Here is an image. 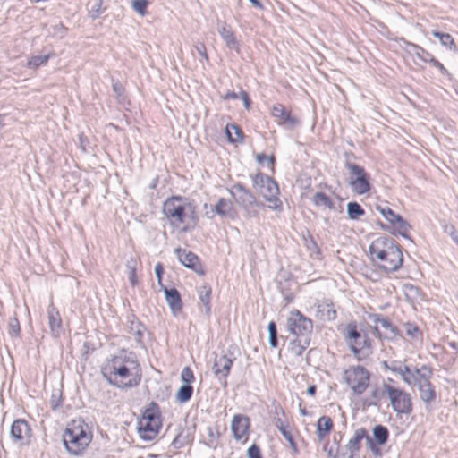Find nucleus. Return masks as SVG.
Listing matches in <instances>:
<instances>
[{
	"label": "nucleus",
	"instance_id": "obj_34",
	"mask_svg": "<svg viewBox=\"0 0 458 458\" xmlns=\"http://www.w3.org/2000/svg\"><path fill=\"white\" fill-rule=\"evenodd\" d=\"M380 325L386 331L384 336L385 338L393 339L399 335L398 328L394 326L388 318L384 317V318L381 319Z\"/></svg>",
	"mask_w": 458,
	"mask_h": 458
},
{
	"label": "nucleus",
	"instance_id": "obj_6",
	"mask_svg": "<svg viewBox=\"0 0 458 458\" xmlns=\"http://www.w3.org/2000/svg\"><path fill=\"white\" fill-rule=\"evenodd\" d=\"M161 425L159 406L157 403L151 402L139 420L140 437L144 440H153L158 434Z\"/></svg>",
	"mask_w": 458,
	"mask_h": 458
},
{
	"label": "nucleus",
	"instance_id": "obj_29",
	"mask_svg": "<svg viewBox=\"0 0 458 458\" xmlns=\"http://www.w3.org/2000/svg\"><path fill=\"white\" fill-rule=\"evenodd\" d=\"M198 293L199 301L205 307V312L208 315L211 311V287L208 284H203L199 288Z\"/></svg>",
	"mask_w": 458,
	"mask_h": 458
},
{
	"label": "nucleus",
	"instance_id": "obj_52",
	"mask_svg": "<svg viewBox=\"0 0 458 458\" xmlns=\"http://www.w3.org/2000/svg\"><path fill=\"white\" fill-rule=\"evenodd\" d=\"M367 445L368 447L371 450L373 454L377 457H380L382 455V453L379 449V447L377 445V444L374 442L371 437H367Z\"/></svg>",
	"mask_w": 458,
	"mask_h": 458
},
{
	"label": "nucleus",
	"instance_id": "obj_23",
	"mask_svg": "<svg viewBox=\"0 0 458 458\" xmlns=\"http://www.w3.org/2000/svg\"><path fill=\"white\" fill-rule=\"evenodd\" d=\"M214 211L221 216L228 217L231 219H233L236 216V210L232 201L225 198H220L218 199L216 205L214 208Z\"/></svg>",
	"mask_w": 458,
	"mask_h": 458
},
{
	"label": "nucleus",
	"instance_id": "obj_22",
	"mask_svg": "<svg viewBox=\"0 0 458 458\" xmlns=\"http://www.w3.org/2000/svg\"><path fill=\"white\" fill-rule=\"evenodd\" d=\"M163 288H164L166 302H167L168 306L170 307L173 314L176 315L177 313L181 312V310L182 309V299H181V295H180L179 292L175 288H170V289H168L166 287H163Z\"/></svg>",
	"mask_w": 458,
	"mask_h": 458
},
{
	"label": "nucleus",
	"instance_id": "obj_46",
	"mask_svg": "<svg viewBox=\"0 0 458 458\" xmlns=\"http://www.w3.org/2000/svg\"><path fill=\"white\" fill-rule=\"evenodd\" d=\"M306 248L311 254L319 255L321 253L319 247L311 235L304 238Z\"/></svg>",
	"mask_w": 458,
	"mask_h": 458
},
{
	"label": "nucleus",
	"instance_id": "obj_32",
	"mask_svg": "<svg viewBox=\"0 0 458 458\" xmlns=\"http://www.w3.org/2000/svg\"><path fill=\"white\" fill-rule=\"evenodd\" d=\"M365 215L363 208L355 201L347 204V216L350 220H358Z\"/></svg>",
	"mask_w": 458,
	"mask_h": 458
},
{
	"label": "nucleus",
	"instance_id": "obj_8",
	"mask_svg": "<svg viewBox=\"0 0 458 458\" xmlns=\"http://www.w3.org/2000/svg\"><path fill=\"white\" fill-rule=\"evenodd\" d=\"M90 440V434L82 426L69 427L63 435V442L66 450L73 455L81 454Z\"/></svg>",
	"mask_w": 458,
	"mask_h": 458
},
{
	"label": "nucleus",
	"instance_id": "obj_10",
	"mask_svg": "<svg viewBox=\"0 0 458 458\" xmlns=\"http://www.w3.org/2000/svg\"><path fill=\"white\" fill-rule=\"evenodd\" d=\"M345 383L356 394H363L369 386L370 375L362 366H352L344 370Z\"/></svg>",
	"mask_w": 458,
	"mask_h": 458
},
{
	"label": "nucleus",
	"instance_id": "obj_27",
	"mask_svg": "<svg viewBox=\"0 0 458 458\" xmlns=\"http://www.w3.org/2000/svg\"><path fill=\"white\" fill-rule=\"evenodd\" d=\"M333 428V421L328 416H322L317 422V436L319 440H323Z\"/></svg>",
	"mask_w": 458,
	"mask_h": 458
},
{
	"label": "nucleus",
	"instance_id": "obj_9",
	"mask_svg": "<svg viewBox=\"0 0 458 458\" xmlns=\"http://www.w3.org/2000/svg\"><path fill=\"white\" fill-rule=\"evenodd\" d=\"M288 331L298 338H310L313 331V322L305 317L300 310H293L286 321Z\"/></svg>",
	"mask_w": 458,
	"mask_h": 458
},
{
	"label": "nucleus",
	"instance_id": "obj_2",
	"mask_svg": "<svg viewBox=\"0 0 458 458\" xmlns=\"http://www.w3.org/2000/svg\"><path fill=\"white\" fill-rule=\"evenodd\" d=\"M371 261L385 272H395L403 265L401 247L393 239L381 236L375 239L369 247Z\"/></svg>",
	"mask_w": 458,
	"mask_h": 458
},
{
	"label": "nucleus",
	"instance_id": "obj_64",
	"mask_svg": "<svg viewBox=\"0 0 458 458\" xmlns=\"http://www.w3.org/2000/svg\"><path fill=\"white\" fill-rule=\"evenodd\" d=\"M223 98L225 100H229V99H237L238 98V94L235 93L234 91H228L224 97Z\"/></svg>",
	"mask_w": 458,
	"mask_h": 458
},
{
	"label": "nucleus",
	"instance_id": "obj_5",
	"mask_svg": "<svg viewBox=\"0 0 458 458\" xmlns=\"http://www.w3.org/2000/svg\"><path fill=\"white\" fill-rule=\"evenodd\" d=\"M349 349L358 360H366L371 353L370 340L366 334H360L355 323H349L344 331Z\"/></svg>",
	"mask_w": 458,
	"mask_h": 458
},
{
	"label": "nucleus",
	"instance_id": "obj_51",
	"mask_svg": "<svg viewBox=\"0 0 458 458\" xmlns=\"http://www.w3.org/2000/svg\"><path fill=\"white\" fill-rule=\"evenodd\" d=\"M404 327L407 335L411 336V338H418L419 327L417 325L408 322L404 325Z\"/></svg>",
	"mask_w": 458,
	"mask_h": 458
},
{
	"label": "nucleus",
	"instance_id": "obj_47",
	"mask_svg": "<svg viewBox=\"0 0 458 458\" xmlns=\"http://www.w3.org/2000/svg\"><path fill=\"white\" fill-rule=\"evenodd\" d=\"M181 379L184 385H191L194 379V374L190 367H184L181 372Z\"/></svg>",
	"mask_w": 458,
	"mask_h": 458
},
{
	"label": "nucleus",
	"instance_id": "obj_28",
	"mask_svg": "<svg viewBox=\"0 0 458 458\" xmlns=\"http://www.w3.org/2000/svg\"><path fill=\"white\" fill-rule=\"evenodd\" d=\"M312 203L316 207L327 208L328 209L335 208V202L324 192H316L311 198Z\"/></svg>",
	"mask_w": 458,
	"mask_h": 458
},
{
	"label": "nucleus",
	"instance_id": "obj_15",
	"mask_svg": "<svg viewBox=\"0 0 458 458\" xmlns=\"http://www.w3.org/2000/svg\"><path fill=\"white\" fill-rule=\"evenodd\" d=\"M377 210L381 213L385 219H386L397 231V233L405 239L411 240L409 230L411 225L400 215L395 214L389 207H377Z\"/></svg>",
	"mask_w": 458,
	"mask_h": 458
},
{
	"label": "nucleus",
	"instance_id": "obj_58",
	"mask_svg": "<svg viewBox=\"0 0 458 458\" xmlns=\"http://www.w3.org/2000/svg\"><path fill=\"white\" fill-rule=\"evenodd\" d=\"M164 272V267H163V265L162 263L158 262L157 264H156L155 266V274H156V276H157V282L158 284L163 287H165L161 281H162V274Z\"/></svg>",
	"mask_w": 458,
	"mask_h": 458
},
{
	"label": "nucleus",
	"instance_id": "obj_48",
	"mask_svg": "<svg viewBox=\"0 0 458 458\" xmlns=\"http://www.w3.org/2000/svg\"><path fill=\"white\" fill-rule=\"evenodd\" d=\"M279 195H275V197L267 198L266 200L269 203L267 206L270 209L281 212L283 210V203L278 198Z\"/></svg>",
	"mask_w": 458,
	"mask_h": 458
},
{
	"label": "nucleus",
	"instance_id": "obj_13",
	"mask_svg": "<svg viewBox=\"0 0 458 458\" xmlns=\"http://www.w3.org/2000/svg\"><path fill=\"white\" fill-rule=\"evenodd\" d=\"M271 115L276 120L279 126L286 130H293L301 125V120L293 115L292 112L280 103L273 105Z\"/></svg>",
	"mask_w": 458,
	"mask_h": 458
},
{
	"label": "nucleus",
	"instance_id": "obj_61",
	"mask_svg": "<svg viewBox=\"0 0 458 458\" xmlns=\"http://www.w3.org/2000/svg\"><path fill=\"white\" fill-rule=\"evenodd\" d=\"M368 318L372 321L375 325L380 324L381 319L384 318V317L380 314L377 313H369Z\"/></svg>",
	"mask_w": 458,
	"mask_h": 458
},
{
	"label": "nucleus",
	"instance_id": "obj_36",
	"mask_svg": "<svg viewBox=\"0 0 458 458\" xmlns=\"http://www.w3.org/2000/svg\"><path fill=\"white\" fill-rule=\"evenodd\" d=\"M411 47L413 48V55L420 61L425 63H430V59L434 58V56L429 52H428L421 47L415 44H412Z\"/></svg>",
	"mask_w": 458,
	"mask_h": 458
},
{
	"label": "nucleus",
	"instance_id": "obj_1",
	"mask_svg": "<svg viewBox=\"0 0 458 458\" xmlns=\"http://www.w3.org/2000/svg\"><path fill=\"white\" fill-rule=\"evenodd\" d=\"M101 375L111 386L127 389L140 385L142 370L131 352H122L106 361L101 368Z\"/></svg>",
	"mask_w": 458,
	"mask_h": 458
},
{
	"label": "nucleus",
	"instance_id": "obj_14",
	"mask_svg": "<svg viewBox=\"0 0 458 458\" xmlns=\"http://www.w3.org/2000/svg\"><path fill=\"white\" fill-rule=\"evenodd\" d=\"M10 436L13 443L28 445L31 440L32 430L26 420L17 419L11 426Z\"/></svg>",
	"mask_w": 458,
	"mask_h": 458
},
{
	"label": "nucleus",
	"instance_id": "obj_31",
	"mask_svg": "<svg viewBox=\"0 0 458 458\" xmlns=\"http://www.w3.org/2000/svg\"><path fill=\"white\" fill-rule=\"evenodd\" d=\"M267 184L259 191L265 199L275 195H279L280 191L277 182L270 176Z\"/></svg>",
	"mask_w": 458,
	"mask_h": 458
},
{
	"label": "nucleus",
	"instance_id": "obj_7",
	"mask_svg": "<svg viewBox=\"0 0 458 458\" xmlns=\"http://www.w3.org/2000/svg\"><path fill=\"white\" fill-rule=\"evenodd\" d=\"M350 157L353 155H347L344 161V166L349 171L350 188L353 193L363 195L370 191V176L362 166L352 162Z\"/></svg>",
	"mask_w": 458,
	"mask_h": 458
},
{
	"label": "nucleus",
	"instance_id": "obj_53",
	"mask_svg": "<svg viewBox=\"0 0 458 458\" xmlns=\"http://www.w3.org/2000/svg\"><path fill=\"white\" fill-rule=\"evenodd\" d=\"M48 58H49L48 55H35V56L31 57L29 64H30V65L38 67L43 64H46L47 62Z\"/></svg>",
	"mask_w": 458,
	"mask_h": 458
},
{
	"label": "nucleus",
	"instance_id": "obj_17",
	"mask_svg": "<svg viewBox=\"0 0 458 458\" xmlns=\"http://www.w3.org/2000/svg\"><path fill=\"white\" fill-rule=\"evenodd\" d=\"M233 363V360L226 355H221L215 358L212 369L214 374L218 377L219 381L222 382L224 386H226L227 385L226 378L230 373Z\"/></svg>",
	"mask_w": 458,
	"mask_h": 458
},
{
	"label": "nucleus",
	"instance_id": "obj_43",
	"mask_svg": "<svg viewBox=\"0 0 458 458\" xmlns=\"http://www.w3.org/2000/svg\"><path fill=\"white\" fill-rule=\"evenodd\" d=\"M148 4V0H133L131 2L132 9L140 15L146 13Z\"/></svg>",
	"mask_w": 458,
	"mask_h": 458
},
{
	"label": "nucleus",
	"instance_id": "obj_62",
	"mask_svg": "<svg viewBox=\"0 0 458 458\" xmlns=\"http://www.w3.org/2000/svg\"><path fill=\"white\" fill-rule=\"evenodd\" d=\"M240 98L243 101L244 106L246 108H249L250 106V97H249L248 93L246 91H244V90H242L240 92Z\"/></svg>",
	"mask_w": 458,
	"mask_h": 458
},
{
	"label": "nucleus",
	"instance_id": "obj_49",
	"mask_svg": "<svg viewBox=\"0 0 458 458\" xmlns=\"http://www.w3.org/2000/svg\"><path fill=\"white\" fill-rule=\"evenodd\" d=\"M370 396L374 399V401L369 402V405L377 406L378 404V402L383 398L386 397V394H383V384L381 385V389L375 388L371 394Z\"/></svg>",
	"mask_w": 458,
	"mask_h": 458
},
{
	"label": "nucleus",
	"instance_id": "obj_45",
	"mask_svg": "<svg viewBox=\"0 0 458 458\" xmlns=\"http://www.w3.org/2000/svg\"><path fill=\"white\" fill-rule=\"evenodd\" d=\"M208 438L207 440V445L212 448L216 447L218 445V442H219V437H220L219 432L218 431L215 432L211 428H208Z\"/></svg>",
	"mask_w": 458,
	"mask_h": 458
},
{
	"label": "nucleus",
	"instance_id": "obj_24",
	"mask_svg": "<svg viewBox=\"0 0 458 458\" xmlns=\"http://www.w3.org/2000/svg\"><path fill=\"white\" fill-rule=\"evenodd\" d=\"M367 431L364 428H358L354 432V436L349 440L345 448L350 454H359L360 450V442L363 438L367 440Z\"/></svg>",
	"mask_w": 458,
	"mask_h": 458
},
{
	"label": "nucleus",
	"instance_id": "obj_33",
	"mask_svg": "<svg viewBox=\"0 0 458 458\" xmlns=\"http://www.w3.org/2000/svg\"><path fill=\"white\" fill-rule=\"evenodd\" d=\"M193 394V387L191 385H182L176 393V401L180 403L188 402Z\"/></svg>",
	"mask_w": 458,
	"mask_h": 458
},
{
	"label": "nucleus",
	"instance_id": "obj_56",
	"mask_svg": "<svg viewBox=\"0 0 458 458\" xmlns=\"http://www.w3.org/2000/svg\"><path fill=\"white\" fill-rule=\"evenodd\" d=\"M430 64L439 70L440 73L444 76L450 75L447 69L435 57L430 59Z\"/></svg>",
	"mask_w": 458,
	"mask_h": 458
},
{
	"label": "nucleus",
	"instance_id": "obj_16",
	"mask_svg": "<svg viewBox=\"0 0 458 458\" xmlns=\"http://www.w3.org/2000/svg\"><path fill=\"white\" fill-rule=\"evenodd\" d=\"M250 421L248 416L242 414L233 415L231 421V430L234 439L247 438Z\"/></svg>",
	"mask_w": 458,
	"mask_h": 458
},
{
	"label": "nucleus",
	"instance_id": "obj_19",
	"mask_svg": "<svg viewBox=\"0 0 458 458\" xmlns=\"http://www.w3.org/2000/svg\"><path fill=\"white\" fill-rule=\"evenodd\" d=\"M47 318L51 335L54 337L60 336L62 333V318L59 310L53 303H50L47 307Z\"/></svg>",
	"mask_w": 458,
	"mask_h": 458
},
{
	"label": "nucleus",
	"instance_id": "obj_55",
	"mask_svg": "<svg viewBox=\"0 0 458 458\" xmlns=\"http://www.w3.org/2000/svg\"><path fill=\"white\" fill-rule=\"evenodd\" d=\"M247 454L249 458H263L261 455L260 448L255 444L251 445L248 448Z\"/></svg>",
	"mask_w": 458,
	"mask_h": 458
},
{
	"label": "nucleus",
	"instance_id": "obj_4",
	"mask_svg": "<svg viewBox=\"0 0 458 458\" xmlns=\"http://www.w3.org/2000/svg\"><path fill=\"white\" fill-rule=\"evenodd\" d=\"M393 378L383 381V394L389 400L392 410L397 414L409 415L412 412L411 394L403 388L394 386Z\"/></svg>",
	"mask_w": 458,
	"mask_h": 458
},
{
	"label": "nucleus",
	"instance_id": "obj_50",
	"mask_svg": "<svg viewBox=\"0 0 458 458\" xmlns=\"http://www.w3.org/2000/svg\"><path fill=\"white\" fill-rule=\"evenodd\" d=\"M50 406L53 411H56L62 406V394L59 392L52 394Z\"/></svg>",
	"mask_w": 458,
	"mask_h": 458
},
{
	"label": "nucleus",
	"instance_id": "obj_39",
	"mask_svg": "<svg viewBox=\"0 0 458 458\" xmlns=\"http://www.w3.org/2000/svg\"><path fill=\"white\" fill-rule=\"evenodd\" d=\"M280 432L283 435V437L285 438V440L289 443L290 447L294 454H296L299 450L297 447V444L294 441V438L293 437V434L290 430L286 428V427L280 426Z\"/></svg>",
	"mask_w": 458,
	"mask_h": 458
},
{
	"label": "nucleus",
	"instance_id": "obj_11",
	"mask_svg": "<svg viewBox=\"0 0 458 458\" xmlns=\"http://www.w3.org/2000/svg\"><path fill=\"white\" fill-rule=\"evenodd\" d=\"M404 371L407 376H403V382L407 386L416 388L431 381L433 376L432 369L428 365H422L420 368L411 367V369H406Z\"/></svg>",
	"mask_w": 458,
	"mask_h": 458
},
{
	"label": "nucleus",
	"instance_id": "obj_18",
	"mask_svg": "<svg viewBox=\"0 0 458 458\" xmlns=\"http://www.w3.org/2000/svg\"><path fill=\"white\" fill-rule=\"evenodd\" d=\"M174 252L180 262L184 267L191 268L200 275L204 274L199 259L196 254L181 248L175 249Z\"/></svg>",
	"mask_w": 458,
	"mask_h": 458
},
{
	"label": "nucleus",
	"instance_id": "obj_12",
	"mask_svg": "<svg viewBox=\"0 0 458 458\" xmlns=\"http://www.w3.org/2000/svg\"><path fill=\"white\" fill-rule=\"evenodd\" d=\"M229 193L234 201L247 212L254 206H260L254 194L243 184L237 183L233 185Z\"/></svg>",
	"mask_w": 458,
	"mask_h": 458
},
{
	"label": "nucleus",
	"instance_id": "obj_44",
	"mask_svg": "<svg viewBox=\"0 0 458 458\" xmlns=\"http://www.w3.org/2000/svg\"><path fill=\"white\" fill-rule=\"evenodd\" d=\"M102 3L103 0H93L92 3H90V8H89V15L92 19L98 18L100 13H102Z\"/></svg>",
	"mask_w": 458,
	"mask_h": 458
},
{
	"label": "nucleus",
	"instance_id": "obj_38",
	"mask_svg": "<svg viewBox=\"0 0 458 458\" xmlns=\"http://www.w3.org/2000/svg\"><path fill=\"white\" fill-rule=\"evenodd\" d=\"M268 330V341L269 344L272 348H276L278 345V339H277V330H276V325L274 321H270L267 326Z\"/></svg>",
	"mask_w": 458,
	"mask_h": 458
},
{
	"label": "nucleus",
	"instance_id": "obj_3",
	"mask_svg": "<svg viewBox=\"0 0 458 458\" xmlns=\"http://www.w3.org/2000/svg\"><path fill=\"white\" fill-rule=\"evenodd\" d=\"M163 213L171 226L178 228L181 225H186L183 231L189 228V220L195 225L198 221L195 207L182 196H172L163 204Z\"/></svg>",
	"mask_w": 458,
	"mask_h": 458
},
{
	"label": "nucleus",
	"instance_id": "obj_26",
	"mask_svg": "<svg viewBox=\"0 0 458 458\" xmlns=\"http://www.w3.org/2000/svg\"><path fill=\"white\" fill-rule=\"evenodd\" d=\"M310 344V338H298L292 340L289 343V352L294 356H301L303 352L308 348Z\"/></svg>",
	"mask_w": 458,
	"mask_h": 458
},
{
	"label": "nucleus",
	"instance_id": "obj_21",
	"mask_svg": "<svg viewBox=\"0 0 458 458\" xmlns=\"http://www.w3.org/2000/svg\"><path fill=\"white\" fill-rule=\"evenodd\" d=\"M217 30L227 47L239 51V42L237 41L230 26H228L225 21L220 22L218 24Z\"/></svg>",
	"mask_w": 458,
	"mask_h": 458
},
{
	"label": "nucleus",
	"instance_id": "obj_41",
	"mask_svg": "<svg viewBox=\"0 0 458 458\" xmlns=\"http://www.w3.org/2000/svg\"><path fill=\"white\" fill-rule=\"evenodd\" d=\"M406 369H411V367L407 365L402 366L401 361L394 360L390 363L389 370L400 375L402 380L403 381V375H405L404 377L407 376L406 372L404 371Z\"/></svg>",
	"mask_w": 458,
	"mask_h": 458
},
{
	"label": "nucleus",
	"instance_id": "obj_57",
	"mask_svg": "<svg viewBox=\"0 0 458 458\" xmlns=\"http://www.w3.org/2000/svg\"><path fill=\"white\" fill-rule=\"evenodd\" d=\"M194 49L196 50V52L201 56L203 57L206 61H208V54H207V49H206V47L203 43H197L195 46H194Z\"/></svg>",
	"mask_w": 458,
	"mask_h": 458
},
{
	"label": "nucleus",
	"instance_id": "obj_40",
	"mask_svg": "<svg viewBox=\"0 0 458 458\" xmlns=\"http://www.w3.org/2000/svg\"><path fill=\"white\" fill-rule=\"evenodd\" d=\"M50 33L53 37L57 38H63L66 35L67 29L62 22H56L50 26Z\"/></svg>",
	"mask_w": 458,
	"mask_h": 458
},
{
	"label": "nucleus",
	"instance_id": "obj_25",
	"mask_svg": "<svg viewBox=\"0 0 458 458\" xmlns=\"http://www.w3.org/2000/svg\"><path fill=\"white\" fill-rule=\"evenodd\" d=\"M337 313L332 302H324L318 305L317 317L322 320L332 321L336 318Z\"/></svg>",
	"mask_w": 458,
	"mask_h": 458
},
{
	"label": "nucleus",
	"instance_id": "obj_60",
	"mask_svg": "<svg viewBox=\"0 0 458 458\" xmlns=\"http://www.w3.org/2000/svg\"><path fill=\"white\" fill-rule=\"evenodd\" d=\"M445 232L450 234L454 242L458 244V231L454 228V226L450 225L445 227Z\"/></svg>",
	"mask_w": 458,
	"mask_h": 458
},
{
	"label": "nucleus",
	"instance_id": "obj_59",
	"mask_svg": "<svg viewBox=\"0 0 458 458\" xmlns=\"http://www.w3.org/2000/svg\"><path fill=\"white\" fill-rule=\"evenodd\" d=\"M441 44L445 47H449L451 48L452 45H454V39L450 34L445 33L444 36H441Z\"/></svg>",
	"mask_w": 458,
	"mask_h": 458
},
{
	"label": "nucleus",
	"instance_id": "obj_35",
	"mask_svg": "<svg viewBox=\"0 0 458 458\" xmlns=\"http://www.w3.org/2000/svg\"><path fill=\"white\" fill-rule=\"evenodd\" d=\"M137 261L134 258H131L126 262V269L128 271V279L132 286L138 283L136 276Z\"/></svg>",
	"mask_w": 458,
	"mask_h": 458
},
{
	"label": "nucleus",
	"instance_id": "obj_54",
	"mask_svg": "<svg viewBox=\"0 0 458 458\" xmlns=\"http://www.w3.org/2000/svg\"><path fill=\"white\" fill-rule=\"evenodd\" d=\"M10 333L17 336L20 334L21 327L19 320L16 318H10L9 321Z\"/></svg>",
	"mask_w": 458,
	"mask_h": 458
},
{
	"label": "nucleus",
	"instance_id": "obj_30",
	"mask_svg": "<svg viewBox=\"0 0 458 458\" xmlns=\"http://www.w3.org/2000/svg\"><path fill=\"white\" fill-rule=\"evenodd\" d=\"M373 440L378 445H385L389 438V431L386 427L383 425H377L373 428Z\"/></svg>",
	"mask_w": 458,
	"mask_h": 458
},
{
	"label": "nucleus",
	"instance_id": "obj_37",
	"mask_svg": "<svg viewBox=\"0 0 458 458\" xmlns=\"http://www.w3.org/2000/svg\"><path fill=\"white\" fill-rule=\"evenodd\" d=\"M250 177L253 186L260 191L261 189H263V187L267 184L266 182L270 176L259 172L255 175H251Z\"/></svg>",
	"mask_w": 458,
	"mask_h": 458
},
{
	"label": "nucleus",
	"instance_id": "obj_20",
	"mask_svg": "<svg viewBox=\"0 0 458 458\" xmlns=\"http://www.w3.org/2000/svg\"><path fill=\"white\" fill-rule=\"evenodd\" d=\"M417 389L419 391L420 399L425 404L426 409L432 410V406L437 400V392L431 381Z\"/></svg>",
	"mask_w": 458,
	"mask_h": 458
},
{
	"label": "nucleus",
	"instance_id": "obj_42",
	"mask_svg": "<svg viewBox=\"0 0 458 458\" xmlns=\"http://www.w3.org/2000/svg\"><path fill=\"white\" fill-rule=\"evenodd\" d=\"M144 327L140 322H131V330L135 336V341L138 344L142 342Z\"/></svg>",
	"mask_w": 458,
	"mask_h": 458
},
{
	"label": "nucleus",
	"instance_id": "obj_63",
	"mask_svg": "<svg viewBox=\"0 0 458 458\" xmlns=\"http://www.w3.org/2000/svg\"><path fill=\"white\" fill-rule=\"evenodd\" d=\"M231 128L234 130L235 134L238 137V140L240 141H242L243 140V132L242 131L241 128L236 124H231Z\"/></svg>",
	"mask_w": 458,
	"mask_h": 458
}]
</instances>
